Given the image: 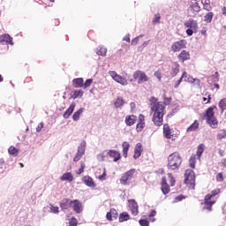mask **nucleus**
<instances>
[{
    "instance_id": "nucleus-1",
    "label": "nucleus",
    "mask_w": 226,
    "mask_h": 226,
    "mask_svg": "<svg viewBox=\"0 0 226 226\" xmlns=\"http://www.w3.org/2000/svg\"><path fill=\"white\" fill-rule=\"evenodd\" d=\"M151 110L154 112L152 121L155 126L163 124V116H165V102H159L151 103Z\"/></svg>"
},
{
    "instance_id": "nucleus-2",
    "label": "nucleus",
    "mask_w": 226,
    "mask_h": 226,
    "mask_svg": "<svg viewBox=\"0 0 226 226\" xmlns=\"http://www.w3.org/2000/svg\"><path fill=\"white\" fill-rule=\"evenodd\" d=\"M181 163H183V158L179 153L174 152L168 156V169L170 170H177L181 167Z\"/></svg>"
},
{
    "instance_id": "nucleus-3",
    "label": "nucleus",
    "mask_w": 226,
    "mask_h": 226,
    "mask_svg": "<svg viewBox=\"0 0 226 226\" xmlns=\"http://www.w3.org/2000/svg\"><path fill=\"white\" fill-rule=\"evenodd\" d=\"M218 193H220V189H215L205 197V206L207 211H213V205L216 203V200L213 199H215V195H218Z\"/></svg>"
},
{
    "instance_id": "nucleus-4",
    "label": "nucleus",
    "mask_w": 226,
    "mask_h": 226,
    "mask_svg": "<svg viewBox=\"0 0 226 226\" xmlns=\"http://www.w3.org/2000/svg\"><path fill=\"white\" fill-rule=\"evenodd\" d=\"M215 109H216V106L210 107L206 111L207 123H208L211 128H216L218 125V120L215 117Z\"/></svg>"
},
{
    "instance_id": "nucleus-5",
    "label": "nucleus",
    "mask_w": 226,
    "mask_h": 226,
    "mask_svg": "<svg viewBox=\"0 0 226 226\" xmlns=\"http://www.w3.org/2000/svg\"><path fill=\"white\" fill-rule=\"evenodd\" d=\"M185 183L192 190L195 188V172L193 170H187L185 173Z\"/></svg>"
},
{
    "instance_id": "nucleus-6",
    "label": "nucleus",
    "mask_w": 226,
    "mask_h": 226,
    "mask_svg": "<svg viewBox=\"0 0 226 226\" xmlns=\"http://www.w3.org/2000/svg\"><path fill=\"white\" fill-rule=\"evenodd\" d=\"M133 174H135V170H130L129 171H126L123 174V176L120 178V183L126 186V185H130V181L133 179Z\"/></svg>"
},
{
    "instance_id": "nucleus-7",
    "label": "nucleus",
    "mask_w": 226,
    "mask_h": 226,
    "mask_svg": "<svg viewBox=\"0 0 226 226\" xmlns=\"http://www.w3.org/2000/svg\"><path fill=\"white\" fill-rule=\"evenodd\" d=\"M109 75L111 76L115 82L121 84V86H128V80H126L123 76L117 74L115 71H109Z\"/></svg>"
},
{
    "instance_id": "nucleus-8",
    "label": "nucleus",
    "mask_w": 226,
    "mask_h": 226,
    "mask_svg": "<svg viewBox=\"0 0 226 226\" xmlns=\"http://www.w3.org/2000/svg\"><path fill=\"white\" fill-rule=\"evenodd\" d=\"M133 79L134 80H137L138 84H144V82H147V80H149L146 72L142 71H136L133 73Z\"/></svg>"
},
{
    "instance_id": "nucleus-9",
    "label": "nucleus",
    "mask_w": 226,
    "mask_h": 226,
    "mask_svg": "<svg viewBox=\"0 0 226 226\" xmlns=\"http://www.w3.org/2000/svg\"><path fill=\"white\" fill-rule=\"evenodd\" d=\"M183 49H186L185 40H180V41H175L171 45L172 52H179L180 50H183Z\"/></svg>"
},
{
    "instance_id": "nucleus-10",
    "label": "nucleus",
    "mask_w": 226,
    "mask_h": 226,
    "mask_svg": "<svg viewBox=\"0 0 226 226\" xmlns=\"http://www.w3.org/2000/svg\"><path fill=\"white\" fill-rule=\"evenodd\" d=\"M86 153V141H81L80 146L78 147L77 154L73 158V162H79Z\"/></svg>"
},
{
    "instance_id": "nucleus-11",
    "label": "nucleus",
    "mask_w": 226,
    "mask_h": 226,
    "mask_svg": "<svg viewBox=\"0 0 226 226\" xmlns=\"http://www.w3.org/2000/svg\"><path fill=\"white\" fill-rule=\"evenodd\" d=\"M189 6L190 11H192L194 17L199 13V11H200V7L199 6V2H197V0H191Z\"/></svg>"
},
{
    "instance_id": "nucleus-12",
    "label": "nucleus",
    "mask_w": 226,
    "mask_h": 226,
    "mask_svg": "<svg viewBox=\"0 0 226 226\" xmlns=\"http://www.w3.org/2000/svg\"><path fill=\"white\" fill-rule=\"evenodd\" d=\"M129 206L133 216H137L139 215V205L137 201L135 200H129Z\"/></svg>"
},
{
    "instance_id": "nucleus-13",
    "label": "nucleus",
    "mask_w": 226,
    "mask_h": 226,
    "mask_svg": "<svg viewBox=\"0 0 226 226\" xmlns=\"http://www.w3.org/2000/svg\"><path fill=\"white\" fill-rule=\"evenodd\" d=\"M185 27H188L189 29H192L193 31H197L199 29V25L197 23V20L195 19H189L185 23Z\"/></svg>"
},
{
    "instance_id": "nucleus-14",
    "label": "nucleus",
    "mask_w": 226,
    "mask_h": 226,
    "mask_svg": "<svg viewBox=\"0 0 226 226\" xmlns=\"http://www.w3.org/2000/svg\"><path fill=\"white\" fill-rule=\"evenodd\" d=\"M161 185H162V192L163 195H167V193L170 192V187L167 184V177H162Z\"/></svg>"
},
{
    "instance_id": "nucleus-15",
    "label": "nucleus",
    "mask_w": 226,
    "mask_h": 226,
    "mask_svg": "<svg viewBox=\"0 0 226 226\" xmlns=\"http://www.w3.org/2000/svg\"><path fill=\"white\" fill-rule=\"evenodd\" d=\"M82 181L87 186H89V188H96V184H94L93 177L86 176L83 177Z\"/></svg>"
},
{
    "instance_id": "nucleus-16",
    "label": "nucleus",
    "mask_w": 226,
    "mask_h": 226,
    "mask_svg": "<svg viewBox=\"0 0 226 226\" xmlns=\"http://www.w3.org/2000/svg\"><path fill=\"white\" fill-rule=\"evenodd\" d=\"M140 154H142V144L137 143L134 148V155H133L134 160L140 158Z\"/></svg>"
},
{
    "instance_id": "nucleus-17",
    "label": "nucleus",
    "mask_w": 226,
    "mask_h": 226,
    "mask_svg": "<svg viewBox=\"0 0 226 226\" xmlns=\"http://www.w3.org/2000/svg\"><path fill=\"white\" fill-rule=\"evenodd\" d=\"M177 57L178 60L181 61V63H185V61L190 60V52L186 50H182Z\"/></svg>"
},
{
    "instance_id": "nucleus-18",
    "label": "nucleus",
    "mask_w": 226,
    "mask_h": 226,
    "mask_svg": "<svg viewBox=\"0 0 226 226\" xmlns=\"http://www.w3.org/2000/svg\"><path fill=\"white\" fill-rule=\"evenodd\" d=\"M13 39L10 34H3L0 36V43H9L10 45H13Z\"/></svg>"
},
{
    "instance_id": "nucleus-19",
    "label": "nucleus",
    "mask_w": 226,
    "mask_h": 226,
    "mask_svg": "<svg viewBox=\"0 0 226 226\" xmlns=\"http://www.w3.org/2000/svg\"><path fill=\"white\" fill-rule=\"evenodd\" d=\"M71 207H73L75 213L79 214L82 211V203L78 200H72V205Z\"/></svg>"
},
{
    "instance_id": "nucleus-20",
    "label": "nucleus",
    "mask_w": 226,
    "mask_h": 226,
    "mask_svg": "<svg viewBox=\"0 0 226 226\" xmlns=\"http://www.w3.org/2000/svg\"><path fill=\"white\" fill-rule=\"evenodd\" d=\"M76 104L75 102H72L70 107L66 109V111L64 113V118L68 119L72 114H73V111L75 110Z\"/></svg>"
},
{
    "instance_id": "nucleus-21",
    "label": "nucleus",
    "mask_w": 226,
    "mask_h": 226,
    "mask_svg": "<svg viewBox=\"0 0 226 226\" xmlns=\"http://www.w3.org/2000/svg\"><path fill=\"white\" fill-rule=\"evenodd\" d=\"M163 135L166 139H172L173 134L169 124L163 125Z\"/></svg>"
},
{
    "instance_id": "nucleus-22",
    "label": "nucleus",
    "mask_w": 226,
    "mask_h": 226,
    "mask_svg": "<svg viewBox=\"0 0 226 226\" xmlns=\"http://www.w3.org/2000/svg\"><path fill=\"white\" fill-rule=\"evenodd\" d=\"M107 220H109L112 222V220H117V209H111L109 213L106 215Z\"/></svg>"
},
{
    "instance_id": "nucleus-23",
    "label": "nucleus",
    "mask_w": 226,
    "mask_h": 226,
    "mask_svg": "<svg viewBox=\"0 0 226 226\" xmlns=\"http://www.w3.org/2000/svg\"><path fill=\"white\" fill-rule=\"evenodd\" d=\"M135 121H137V117L134 115L127 116L125 117V124H127V126H133Z\"/></svg>"
},
{
    "instance_id": "nucleus-24",
    "label": "nucleus",
    "mask_w": 226,
    "mask_h": 226,
    "mask_svg": "<svg viewBox=\"0 0 226 226\" xmlns=\"http://www.w3.org/2000/svg\"><path fill=\"white\" fill-rule=\"evenodd\" d=\"M108 154L110 156V158H114L113 162H117V160L121 158V154L116 150H109Z\"/></svg>"
},
{
    "instance_id": "nucleus-25",
    "label": "nucleus",
    "mask_w": 226,
    "mask_h": 226,
    "mask_svg": "<svg viewBox=\"0 0 226 226\" xmlns=\"http://www.w3.org/2000/svg\"><path fill=\"white\" fill-rule=\"evenodd\" d=\"M73 200H70L68 199H64L62 202L60 203V207L62 209H68V207H72Z\"/></svg>"
},
{
    "instance_id": "nucleus-26",
    "label": "nucleus",
    "mask_w": 226,
    "mask_h": 226,
    "mask_svg": "<svg viewBox=\"0 0 226 226\" xmlns=\"http://www.w3.org/2000/svg\"><path fill=\"white\" fill-rule=\"evenodd\" d=\"M126 102L123 99V97H117V100L114 102L116 109H122L123 105H124Z\"/></svg>"
},
{
    "instance_id": "nucleus-27",
    "label": "nucleus",
    "mask_w": 226,
    "mask_h": 226,
    "mask_svg": "<svg viewBox=\"0 0 226 226\" xmlns=\"http://www.w3.org/2000/svg\"><path fill=\"white\" fill-rule=\"evenodd\" d=\"M123 154L124 158H128V150L130 149V143L124 141L122 144Z\"/></svg>"
},
{
    "instance_id": "nucleus-28",
    "label": "nucleus",
    "mask_w": 226,
    "mask_h": 226,
    "mask_svg": "<svg viewBox=\"0 0 226 226\" xmlns=\"http://www.w3.org/2000/svg\"><path fill=\"white\" fill-rule=\"evenodd\" d=\"M72 82L74 87H84V79L82 78H77Z\"/></svg>"
},
{
    "instance_id": "nucleus-29",
    "label": "nucleus",
    "mask_w": 226,
    "mask_h": 226,
    "mask_svg": "<svg viewBox=\"0 0 226 226\" xmlns=\"http://www.w3.org/2000/svg\"><path fill=\"white\" fill-rule=\"evenodd\" d=\"M201 4H203V9L207 11H211L213 7H211V1L210 0H201Z\"/></svg>"
},
{
    "instance_id": "nucleus-30",
    "label": "nucleus",
    "mask_w": 226,
    "mask_h": 226,
    "mask_svg": "<svg viewBox=\"0 0 226 226\" xmlns=\"http://www.w3.org/2000/svg\"><path fill=\"white\" fill-rule=\"evenodd\" d=\"M61 181H68L69 183H72V181H73V175H72L70 172L64 173L61 177Z\"/></svg>"
},
{
    "instance_id": "nucleus-31",
    "label": "nucleus",
    "mask_w": 226,
    "mask_h": 226,
    "mask_svg": "<svg viewBox=\"0 0 226 226\" xmlns=\"http://www.w3.org/2000/svg\"><path fill=\"white\" fill-rule=\"evenodd\" d=\"M83 112H84V108H80L79 109H78L76 112H74V114L72 116V120L79 121V119H80V116Z\"/></svg>"
},
{
    "instance_id": "nucleus-32",
    "label": "nucleus",
    "mask_w": 226,
    "mask_h": 226,
    "mask_svg": "<svg viewBox=\"0 0 226 226\" xmlns=\"http://www.w3.org/2000/svg\"><path fill=\"white\" fill-rule=\"evenodd\" d=\"M197 160H199L197 155H191V158L189 159V165L191 169H195V163H197Z\"/></svg>"
},
{
    "instance_id": "nucleus-33",
    "label": "nucleus",
    "mask_w": 226,
    "mask_h": 226,
    "mask_svg": "<svg viewBox=\"0 0 226 226\" xmlns=\"http://www.w3.org/2000/svg\"><path fill=\"white\" fill-rule=\"evenodd\" d=\"M199 130V121L195 120L192 124H191L186 132H197Z\"/></svg>"
},
{
    "instance_id": "nucleus-34",
    "label": "nucleus",
    "mask_w": 226,
    "mask_h": 226,
    "mask_svg": "<svg viewBox=\"0 0 226 226\" xmlns=\"http://www.w3.org/2000/svg\"><path fill=\"white\" fill-rule=\"evenodd\" d=\"M128 220H130V215H128V213L123 212L122 214H120V215H119L120 222H128Z\"/></svg>"
},
{
    "instance_id": "nucleus-35",
    "label": "nucleus",
    "mask_w": 226,
    "mask_h": 226,
    "mask_svg": "<svg viewBox=\"0 0 226 226\" xmlns=\"http://www.w3.org/2000/svg\"><path fill=\"white\" fill-rule=\"evenodd\" d=\"M214 13L213 12H208L204 16V22H206L207 24H211L212 20H213V17H214Z\"/></svg>"
},
{
    "instance_id": "nucleus-36",
    "label": "nucleus",
    "mask_w": 226,
    "mask_h": 226,
    "mask_svg": "<svg viewBox=\"0 0 226 226\" xmlns=\"http://www.w3.org/2000/svg\"><path fill=\"white\" fill-rule=\"evenodd\" d=\"M202 153H204V145L200 144L197 147L196 156L198 157V160H200V156H202Z\"/></svg>"
},
{
    "instance_id": "nucleus-37",
    "label": "nucleus",
    "mask_w": 226,
    "mask_h": 226,
    "mask_svg": "<svg viewBox=\"0 0 226 226\" xmlns=\"http://www.w3.org/2000/svg\"><path fill=\"white\" fill-rule=\"evenodd\" d=\"M97 56H106L107 55V48L99 47L96 51Z\"/></svg>"
},
{
    "instance_id": "nucleus-38",
    "label": "nucleus",
    "mask_w": 226,
    "mask_h": 226,
    "mask_svg": "<svg viewBox=\"0 0 226 226\" xmlns=\"http://www.w3.org/2000/svg\"><path fill=\"white\" fill-rule=\"evenodd\" d=\"M186 75H187L186 72H184L181 78L175 84L174 86L175 89H177L179 87V85L181 84V82H183V79H186Z\"/></svg>"
},
{
    "instance_id": "nucleus-39",
    "label": "nucleus",
    "mask_w": 226,
    "mask_h": 226,
    "mask_svg": "<svg viewBox=\"0 0 226 226\" xmlns=\"http://www.w3.org/2000/svg\"><path fill=\"white\" fill-rule=\"evenodd\" d=\"M179 73V64H175L172 67L171 75L172 77H176Z\"/></svg>"
},
{
    "instance_id": "nucleus-40",
    "label": "nucleus",
    "mask_w": 226,
    "mask_h": 226,
    "mask_svg": "<svg viewBox=\"0 0 226 226\" xmlns=\"http://www.w3.org/2000/svg\"><path fill=\"white\" fill-rule=\"evenodd\" d=\"M9 154L12 156H19V149L15 148V147H11L9 149Z\"/></svg>"
},
{
    "instance_id": "nucleus-41",
    "label": "nucleus",
    "mask_w": 226,
    "mask_h": 226,
    "mask_svg": "<svg viewBox=\"0 0 226 226\" xmlns=\"http://www.w3.org/2000/svg\"><path fill=\"white\" fill-rule=\"evenodd\" d=\"M219 108L221 109L222 112L226 110V98H223L219 102Z\"/></svg>"
},
{
    "instance_id": "nucleus-42",
    "label": "nucleus",
    "mask_w": 226,
    "mask_h": 226,
    "mask_svg": "<svg viewBox=\"0 0 226 226\" xmlns=\"http://www.w3.org/2000/svg\"><path fill=\"white\" fill-rule=\"evenodd\" d=\"M83 95H84V92L82 90H76L73 93L74 100L77 98H82Z\"/></svg>"
},
{
    "instance_id": "nucleus-43",
    "label": "nucleus",
    "mask_w": 226,
    "mask_h": 226,
    "mask_svg": "<svg viewBox=\"0 0 226 226\" xmlns=\"http://www.w3.org/2000/svg\"><path fill=\"white\" fill-rule=\"evenodd\" d=\"M226 137V130H221L217 133L218 140H222V139H225Z\"/></svg>"
},
{
    "instance_id": "nucleus-44",
    "label": "nucleus",
    "mask_w": 226,
    "mask_h": 226,
    "mask_svg": "<svg viewBox=\"0 0 226 226\" xmlns=\"http://www.w3.org/2000/svg\"><path fill=\"white\" fill-rule=\"evenodd\" d=\"M185 80V82H189L190 84H193L194 82L195 84H198V85L200 84V80L199 79H193L192 77H189L187 80L186 79Z\"/></svg>"
},
{
    "instance_id": "nucleus-45",
    "label": "nucleus",
    "mask_w": 226,
    "mask_h": 226,
    "mask_svg": "<svg viewBox=\"0 0 226 226\" xmlns=\"http://www.w3.org/2000/svg\"><path fill=\"white\" fill-rule=\"evenodd\" d=\"M106 176H107V170H105V168L103 169V173L102 175H100L98 177V179L100 181H105L107 178H106Z\"/></svg>"
},
{
    "instance_id": "nucleus-46",
    "label": "nucleus",
    "mask_w": 226,
    "mask_h": 226,
    "mask_svg": "<svg viewBox=\"0 0 226 226\" xmlns=\"http://www.w3.org/2000/svg\"><path fill=\"white\" fill-rule=\"evenodd\" d=\"M98 162H105V152L97 154Z\"/></svg>"
},
{
    "instance_id": "nucleus-47",
    "label": "nucleus",
    "mask_w": 226,
    "mask_h": 226,
    "mask_svg": "<svg viewBox=\"0 0 226 226\" xmlns=\"http://www.w3.org/2000/svg\"><path fill=\"white\" fill-rule=\"evenodd\" d=\"M92 84H93V79H87L85 84H83L84 89L89 87V86H91Z\"/></svg>"
},
{
    "instance_id": "nucleus-48",
    "label": "nucleus",
    "mask_w": 226,
    "mask_h": 226,
    "mask_svg": "<svg viewBox=\"0 0 226 226\" xmlns=\"http://www.w3.org/2000/svg\"><path fill=\"white\" fill-rule=\"evenodd\" d=\"M168 177L170 179V183L171 186H174L176 185V179H174L172 177V174L169 173Z\"/></svg>"
},
{
    "instance_id": "nucleus-49",
    "label": "nucleus",
    "mask_w": 226,
    "mask_h": 226,
    "mask_svg": "<svg viewBox=\"0 0 226 226\" xmlns=\"http://www.w3.org/2000/svg\"><path fill=\"white\" fill-rule=\"evenodd\" d=\"M144 124H145L144 123L139 122V124L136 126V130L138 132H142V130L144 129Z\"/></svg>"
},
{
    "instance_id": "nucleus-50",
    "label": "nucleus",
    "mask_w": 226,
    "mask_h": 226,
    "mask_svg": "<svg viewBox=\"0 0 226 226\" xmlns=\"http://www.w3.org/2000/svg\"><path fill=\"white\" fill-rule=\"evenodd\" d=\"M139 225L141 226H149V222L144 219L139 220Z\"/></svg>"
},
{
    "instance_id": "nucleus-51",
    "label": "nucleus",
    "mask_w": 226,
    "mask_h": 226,
    "mask_svg": "<svg viewBox=\"0 0 226 226\" xmlns=\"http://www.w3.org/2000/svg\"><path fill=\"white\" fill-rule=\"evenodd\" d=\"M139 38H142V35H139L138 37H135L134 39L132 40V45H137L139 43Z\"/></svg>"
},
{
    "instance_id": "nucleus-52",
    "label": "nucleus",
    "mask_w": 226,
    "mask_h": 226,
    "mask_svg": "<svg viewBox=\"0 0 226 226\" xmlns=\"http://www.w3.org/2000/svg\"><path fill=\"white\" fill-rule=\"evenodd\" d=\"M154 24H160V14H155L154 19L153 20Z\"/></svg>"
},
{
    "instance_id": "nucleus-53",
    "label": "nucleus",
    "mask_w": 226,
    "mask_h": 226,
    "mask_svg": "<svg viewBox=\"0 0 226 226\" xmlns=\"http://www.w3.org/2000/svg\"><path fill=\"white\" fill-rule=\"evenodd\" d=\"M216 180H217L219 183H222V181H223V175H222V173L217 174V176H216Z\"/></svg>"
},
{
    "instance_id": "nucleus-54",
    "label": "nucleus",
    "mask_w": 226,
    "mask_h": 226,
    "mask_svg": "<svg viewBox=\"0 0 226 226\" xmlns=\"http://www.w3.org/2000/svg\"><path fill=\"white\" fill-rule=\"evenodd\" d=\"M193 31H195V30H193L192 28H188L186 30L187 36H192L193 35Z\"/></svg>"
},
{
    "instance_id": "nucleus-55",
    "label": "nucleus",
    "mask_w": 226,
    "mask_h": 226,
    "mask_svg": "<svg viewBox=\"0 0 226 226\" xmlns=\"http://www.w3.org/2000/svg\"><path fill=\"white\" fill-rule=\"evenodd\" d=\"M154 75L158 80H162V73L159 71L155 72Z\"/></svg>"
},
{
    "instance_id": "nucleus-56",
    "label": "nucleus",
    "mask_w": 226,
    "mask_h": 226,
    "mask_svg": "<svg viewBox=\"0 0 226 226\" xmlns=\"http://www.w3.org/2000/svg\"><path fill=\"white\" fill-rule=\"evenodd\" d=\"M68 226H77V219H72Z\"/></svg>"
},
{
    "instance_id": "nucleus-57",
    "label": "nucleus",
    "mask_w": 226,
    "mask_h": 226,
    "mask_svg": "<svg viewBox=\"0 0 226 226\" xmlns=\"http://www.w3.org/2000/svg\"><path fill=\"white\" fill-rule=\"evenodd\" d=\"M42 128H43V122H41L38 124V126L36 127V132H41Z\"/></svg>"
},
{
    "instance_id": "nucleus-58",
    "label": "nucleus",
    "mask_w": 226,
    "mask_h": 226,
    "mask_svg": "<svg viewBox=\"0 0 226 226\" xmlns=\"http://www.w3.org/2000/svg\"><path fill=\"white\" fill-rule=\"evenodd\" d=\"M50 209H51L52 213H55V214L59 213V207H51Z\"/></svg>"
},
{
    "instance_id": "nucleus-59",
    "label": "nucleus",
    "mask_w": 226,
    "mask_h": 226,
    "mask_svg": "<svg viewBox=\"0 0 226 226\" xmlns=\"http://www.w3.org/2000/svg\"><path fill=\"white\" fill-rule=\"evenodd\" d=\"M153 216H156V212L155 210H152L149 214V218H153Z\"/></svg>"
},
{
    "instance_id": "nucleus-60",
    "label": "nucleus",
    "mask_w": 226,
    "mask_h": 226,
    "mask_svg": "<svg viewBox=\"0 0 226 226\" xmlns=\"http://www.w3.org/2000/svg\"><path fill=\"white\" fill-rule=\"evenodd\" d=\"M124 41H128V42H130V34H126V35L124 37Z\"/></svg>"
},
{
    "instance_id": "nucleus-61",
    "label": "nucleus",
    "mask_w": 226,
    "mask_h": 226,
    "mask_svg": "<svg viewBox=\"0 0 226 226\" xmlns=\"http://www.w3.org/2000/svg\"><path fill=\"white\" fill-rule=\"evenodd\" d=\"M139 123H144V115L139 116Z\"/></svg>"
},
{
    "instance_id": "nucleus-62",
    "label": "nucleus",
    "mask_w": 226,
    "mask_h": 226,
    "mask_svg": "<svg viewBox=\"0 0 226 226\" xmlns=\"http://www.w3.org/2000/svg\"><path fill=\"white\" fill-rule=\"evenodd\" d=\"M85 167H86V165L81 164V169L79 170V174H82V172H84Z\"/></svg>"
},
{
    "instance_id": "nucleus-63",
    "label": "nucleus",
    "mask_w": 226,
    "mask_h": 226,
    "mask_svg": "<svg viewBox=\"0 0 226 226\" xmlns=\"http://www.w3.org/2000/svg\"><path fill=\"white\" fill-rule=\"evenodd\" d=\"M201 34H203L205 37L207 36V33L206 28H203V29L201 30Z\"/></svg>"
},
{
    "instance_id": "nucleus-64",
    "label": "nucleus",
    "mask_w": 226,
    "mask_h": 226,
    "mask_svg": "<svg viewBox=\"0 0 226 226\" xmlns=\"http://www.w3.org/2000/svg\"><path fill=\"white\" fill-rule=\"evenodd\" d=\"M222 15H224L226 17V7H223L222 9Z\"/></svg>"
}]
</instances>
